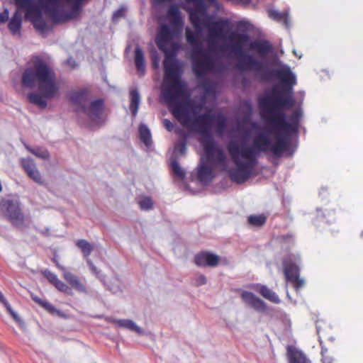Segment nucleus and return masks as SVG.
<instances>
[{
  "label": "nucleus",
  "mask_w": 363,
  "mask_h": 363,
  "mask_svg": "<svg viewBox=\"0 0 363 363\" xmlns=\"http://www.w3.org/2000/svg\"><path fill=\"white\" fill-rule=\"evenodd\" d=\"M171 169L173 174L179 179H183L185 177L184 170L180 167L177 160H173L171 162Z\"/></svg>",
  "instance_id": "2f4dec72"
},
{
  "label": "nucleus",
  "mask_w": 363,
  "mask_h": 363,
  "mask_svg": "<svg viewBox=\"0 0 363 363\" xmlns=\"http://www.w3.org/2000/svg\"><path fill=\"white\" fill-rule=\"evenodd\" d=\"M228 39L231 43L228 46L231 53L240 57L237 63V68L240 71H255L262 80H267L273 75V72L265 69L262 62L256 60L250 55H244L243 50L250 41V36L247 33L233 32Z\"/></svg>",
  "instance_id": "423d86ee"
},
{
  "label": "nucleus",
  "mask_w": 363,
  "mask_h": 363,
  "mask_svg": "<svg viewBox=\"0 0 363 363\" xmlns=\"http://www.w3.org/2000/svg\"><path fill=\"white\" fill-rule=\"evenodd\" d=\"M274 130L278 131L274 128ZM282 134L276 137V141L270 146V150L275 155H279L286 151L290 145L289 135L291 133H286L284 130Z\"/></svg>",
  "instance_id": "f3484780"
},
{
  "label": "nucleus",
  "mask_w": 363,
  "mask_h": 363,
  "mask_svg": "<svg viewBox=\"0 0 363 363\" xmlns=\"http://www.w3.org/2000/svg\"><path fill=\"white\" fill-rule=\"evenodd\" d=\"M21 163L27 174L37 168L33 160L30 158L22 159Z\"/></svg>",
  "instance_id": "473e14b6"
},
{
  "label": "nucleus",
  "mask_w": 363,
  "mask_h": 363,
  "mask_svg": "<svg viewBox=\"0 0 363 363\" xmlns=\"http://www.w3.org/2000/svg\"><path fill=\"white\" fill-rule=\"evenodd\" d=\"M138 205L142 210H150L152 208L153 203L152 200L149 196H144L141 198L138 201Z\"/></svg>",
  "instance_id": "c9c22d12"
},
{
  "label": "nucleus",
  "mask_w": 363,
  "mask_h": 363,
  "mask_svg": "<svg viewBox=\"0 0 363 363\" xmlns=\"http://www.w3.org/2000/svg\"><path fill=\"white\" fill-rule=\"evenodd\" d=\"M240 297L245 304L253 308L257 311L264 312L267 308L266 303L252 292L242 291Z\"/></svg>",
  "instance_id": "dca6fc26"
},
{
  "label": "nucleus",
  "mask_w": 363,
  "mask_h": 363,
  "mask_svg": "<svg viewBox=\"0 0 363 363\" xmlns=\"http://www.w3.org/2000/svg\"><path fill=\"white\" fill-rule=\"evenodd\" d=\"M9 18V11L5 9L4 12L0 13V23H5Z\"/></svg>",
  "instance_id": "49530a36"
},
{
  "label": "nucleus",
  "mask_w": 363,
  "mask_h": 363,
  "mask_svg": "<svg viewBox=\"0 0 363 363\" xmlns=\"http://www.w3.org/2000/svg\"><path fill=\"white\" fill-rule=\"evenodd\" d=\"M27 175L37 184H43V179L37 168L28 173Z\"/></svg>",
  "instance_id": "4c0bfd02"
},
{
  "label": "nucleus",
  "mask_w": 363,
  "mask_h": 363,
  "mask_svg": "<svg viewBox=\"0 0 363 363\" xmlns=\"http://www.w3.org/2000/svg\"><path fill=\"white\" fill-rule=\"evenodd\" d=\"M174 36L173 31L167 25H162L156 38V44L159 49L164 53V74L179 72V69L175 61V52L173 50L167 48Z\"/></svg>",
  "instance_id": "6e6552de"
},
{
  "label": "nucleus",
  "mask_w": 363,
  "mask_h": 363,
  "mask_svg": "<svg viewBox=\"0 0 363 363\" xmlns=\"http://www.w3.org/2000/svg\"><path fill=\"white\" fill-rule=\"evenodd\" d=\"M220 261V257L211 252L202 251L194 256V262L199 267H216Z\"/></svg>",
  "instance_id": "2eb2a0df"
},
{
  "label": "nucleus",
  "mask_w": 363,
  "mask_h": 363,
  "mask_svg": "<svg viewBox=\"0 0 363 363\" xmlns=\"http://www.w3.org/2000/svg\"><path fill=\"white\" fill-rule=\"evenodd\" d=\"M213 177V169L211 167L201 162L198 169V179L200 182H207Z\"/></svg>",
  "instance_id": "b1692460"
},
{
  "label": "nucleus",
  "mask_w": 363,
  "mask_h": 363,
  "mask_svg": "<svg viewBox=\"0 0 363 363\" xmlns=\"http://www.w3.org/2000/svg\"><path fill=\"white\" fill-rule=\"evenodd\" d=\"M139 135L140 140L146 145L150 146L152 143L151 133L149 128L144 124L139 126Z\"/></svg>",
  "instance_id": "c85d7f7f"
},
{
  "label": "nucleus",
  "mask_w": 363,
  "mask_h": 363,
  "mask_svg": "<svg viewBox=\"0 0 363 363\" xmlns=\"http://www.w3.org/2000/svg\"><path fill=\"white\" fill-rule=\"evenodd\" d=\"M282 264L286 281L291 283L296 290L302 288L304 280L299 277L300 269L295 259L289 255L284 258Z\"/></svg>",
  "instance_id": "f8f14e48"
},
{
  "label": "nucleus",
  "mask_w": 363,
  "mask_h": 363,
  "mask_svg": "<svg viewBox=\"0 0 363 363\" xmlns=\"http://www.w3.org/2000/svg\"><path fill=\"white\" fill-rule=\"evenodd\" d=\"M15 4L18 10H24L25 18L30 21L36 30L41 33L47 30L48 26L42 18L41 11L33 0H15Z\"/></svg>",
  "instance_id": "1a4fd4ad"
},
{
  "label": "nucleus",
  "mask_w": 363,
  "mask_h": 363,
  "mask_svg": "<svg viewBox=\"0 0 363 363\" xmlns=\"http://www.w3.org/2000/svg\"><path fill=\"white\" fill-rule=\"evenodd\" d=\"M243 24H244V22H243V21H240V22L238 23V26H243Z\"/></svg>",
  "instance_id": "603ef678"
},
{
  "label": "nucleus",
  "mask_w": 363,
  "mask_h": 363,
  "mask_svg": "<svg viewBox=\"0 0 363 363\" xmlns=\"http://www.w3.org/2000/svg\"><path fill=\"white\" fill-rule=\"evenodd\" d=\"M118 323L120 326L128 328L131 330L136 331L137 333H140V328L136 325L132 320H121L118 321Z\"/></svg>",
  "instance_id": "e433bc0d"
},
{
  "label": "nucleus",
  "mask_w": 363,
  "mask_h": 363,
  "mask_svg": "<svg viewBox=\"0 0 363 363\" xmlns=\"http://www.w3.org/2000/svg\"><path fill=\"white\" fill-rule=\"evenodd\" d=\"M76 245L81 250L84 258L86 260L90 259L89 257L94 250V245L84 239L78 240L76 242Z\"/></svg>",
  "instance_id": "cd10ccee"
},
{
  "label": "nucleus",
  "mask_w": 363,
  "mask_h": 363,
  "mask_svg": "<svg viewBox=\"0 0 363 363\" xmlns=\"http://www.w3.org/2000/svg\"><path fill=\"white\" fill-rule=\"evenodd\" d=\"M69 99L71 103L75 106L76 111L86 110V106L90 99V91L88 89L82 88L72 91L69 94Z\"/></svg>",
  "instance_id": "4468645a"
},
{
  "label": "nucleus",
  "mask_w": 363,
  "mask_h": 363,
  "mask_svg": "<svg viewBox=\"0 0 363 363\" xmlns=\"http://www.w3.org/2000/svg\"><path fill=\"white\" fill-rule=\"evenodd\" d=\"M104 105L103 99L94 100L90 103L89 106H86V110H84L83 112L92 120L99 119L103 114Z\"/></svg>",
  "instance_id": "6ab92c4d"
},
{
  "label": "nucleus",
  "mask_w": 363,
  "mask_h": 363,
  "mask_svg": "<svg viewBox=\"0 0 363 363\" xmlns=\"http://www.w3.org/2000/svg\"><path fill=\"white\" fill-rule=\"evenodd\" d=\"M53 262H55L56 267L62 272L66 268L61 265L58 261V257L57 255L54 256L52 258Z\"/></svg>",
  "instance_id": "de8ad7c7"
},
{
  "label": "nucleus",
  "mask_w": 363,
  "mask_h": 363,
  "mask_svg": "<svg viewBox=\"0 0 363 363\" xmlns=\"http://www.w3.org/2000/svg\"><path fill=\"white\" fill-rule=\"evenodd\" d=\"M1 208L5 211L9 220L16 226L21 225L24 216L18 202L13 200H5L1 203Z\"/></svg>",
  "instance_id": "ddd939ff"
},
{
  "label": "nucleus",
  "mask_w": 363,
  "mask_h": 363,
  "mask_svg": "<svg viewBox=\"0 0 363 363\" xmlns=\"http://www.w3.org/2000/svg\"><path fill=\"white\" fill-rule=\"evenodd\" d=\"M21 83L26 88L38 87L40 93H30L28 99L40 108H46V99L55 97L59 91L54 69L40 56L31 59L30 65L22 74Z\"/></svg>",
  "instance_id": "f03ea898"
},
{
  "label": "nucleus",
  "mask_w": 363,
  "mask_h": 363,
  "mask_svg": "<svg viewBox=\"0 0 363 363\" xmlns=\"http://www.w3.org/2000/svg\"><path fill=\"white\" fill-rule=\"evenodd\" d=\"M192 69L197 77H202L206 70L213 67V62L211 56L201 48L193 50L192 52Z\"/></svg>",
  "instance_id": "9b49d317"
},
{
  "label": "nucleus",
  "mask_w": 363,
  "mask_h": 363,
  "mask_svg": "<svg viewBox=\"0 0 363 363\" xmlns=\"http://www.w3.org/2000/svg\"><path fill=\"white\" fill-rule=\"evenodd\" d=\"M216 122V132L222 136L227 129V118L222 114L214 116L210 113H205L191 119L190 125L186 126L198 133L203 138L201 143L205 152L206 160L216 164H224L226 156L223 150L219 147L211 135V128Z\"/></svg>",
  "instance_id": "20e7f679"
},
{
  "label": "nucleus",
  "mask_w": 363,
  "mask_h": 363,
  "mask_svg": "<svg viewBox=\"0 0 363 363\" xmlns=\"http://www.w3.org/2000/svg\"><path fill=\"white\" fill-rule=\"evenodd\" d=\"M210 19L203 18L204 27L208 28V42L211 49L216 48L217 41L225 38L224 30L229 25L228 19H220L218 21H211Z\"/></svg>",
  "instance_id": "9d476101"
},
{
  "label": "nucleus",
  "mask_w": 363,
  "mask_h": 363,
  "mask_svg": "<svg viewBox=\"0 0 363 363\" xmlns=\"http://www.w3.org/2000/svg\"><path fill=\"white\" fill-rule=\"evenodd\" d=\"M176 133L182 138V140L177 142L174 145V152L180 155H183L186 150V136L184 132L181 129H177Z\"/></svg>",
  "instance_id": "bb28decb"
},
{
  "label": "nucleus",
  "mask_w": 363,
  "mask_h": 363,
  "mask_svg": "<svg viewBox=\"0 0 363 363\" xmlns=\"http://www.w3.org/2000/svg\"><path fill=\"white\" fill-rule=\"evenodd\" d=\"M167 15L169 19L181 16L180 11L177 6H171L167 10Z\"/></svg>",
  "instance_id": "58836bf2"
},
{
  "label": "nucleus",
  "mask_w": 363,
  "mask_h": 363,
  "mask_svg": "<svg viewBox=\"0 0 363 363\" xmlns=\"http://www.w3.org/2000/svg\"><path fill=\"white\" fill-rule=\"evenodd\" d=\"M64 279L74 289L81 293H86V286L81 281L79 277L67 271L66 269L62 272Z\"/></svg>",
  "instance_id": "aec40b11"
},
{
  "label": "nucleus",
  "mask_w": 363,
  "mask_h": 363,
  "mask_svg": "<svg viewBox=\"0 0 363 363\" xmlns=\"http://www.w3.org/2000/svg\"><path fill=\"white\" fill-rule=\"evenodd\" d=\"M250 49L256 51L260 56L265 57L272 51L273 47L268 40H256L250 43Z\"/></svg>",
  "instance_id": "412c9836"
},
{
  "label": "nucleus",
  "mask_w": 363,
  "mask_h": 363,
  "mask_svg": "<svg viewBox=\"0 0 363 363\" xmlns=\"http://www.w3.org/2000/svg\"><path fill=\"white\" fill-rule=\"evenodd\" d=\"M130 110L133 117L136 116L140 102V96L136 89L130 91Z\"/></svg>",
  "instance_id": "a878e982"
},
{
  "label": "nucleus",
  "mask_w": 363,
  "mask_h": 363,
  "mask_svg": "<svg viewBox=\"0 0 363 363\" xmlns=\"http://www.w3.org/2000/svg\"><path fill=\"white\" fill-rule=\"evenodd\" d=\"M135 65L140 76L145 72V62L143 50L140 47L135 49Z\"/></svg>",
  "instance_id": "5701e85b"
},
{
  "label": "nucleus",
  "mask_w": 363,
  "mask_h": 363,
  "mask_svg": "<svg viewBox=\"0 0 363 363\" xmlns=\"http://www.w3.org/2000/svg\"><path fill=\"white\" fill-rule=\"evenodd\" d=\"M271 145L269 138L264 133H259L254 138L253 146L230 142L227 147L228 151L235 164V168L229 171L230 179L240 184L247 181L257 164L259 153L270 150Z\"/></svg>",
  "instance_id": "7ed1b4c3"
},
{
  "label": "nucleus",
  "mask_w": 363,
  "mask_h": 363,
  "mask_svg": "<svg viewBox=\"0 0 363 363\" xmlns=\"http://www.w3.org/2000/svg\"><path fill=\"white\" fill-rule=\"evenodd\" d=\"M273 76L279 79L283 86L280 90L274 87L271 95L259 99L261 117L277 130L295 133L298 131L301 111H294L290 116V122H287L283 109L291 108L295 104L293 86L296 84V76L288 67L274 70Z\"/></svg>",
  "instance_id": "f257e3e1"
},
{
  "label": "nucleus",
  "mask_w": 363,
  "mask_h": 363,
  "mask_svg": "<svg viewBox=\"0 0 363 363\" xmlns=\"http://www.w3.org/2000/svg\"><path fill=\"white\" fill-rule=\"evenodd\" d=\"M123 13H124V11L123 9H118L113 14V18H120V17L123 16Z\"/></svg>",
  "instance_id": "8fccbe9b"
},
{
  "label": "nucleus",
  "mask_w": 363,
  "mask_h": 363,
  "mask_svg": "<svg viewBox=\"0 0 363 363\" xmlns=\"http://www.w3.org/2000/svg\"><path fill=\"white\" fill-rule=\"evenodd\" d=\"M171 25L174 26V27H177L178 28H181L183 25V20L182 16H178L177 18H173L172 19H169Z\"/></svg>",
  "instance_id": "79ce46f5"
},
{
  "label": "nucleus",
  "mask_w": 363,
  "mask_h": 363,
  "mask_svg": "<svg viewBox=\"0 0 363 363\" xmlns=\"http://www.w3.org/2000/svg\"><path fill=\"white\" fill-rule=\"evenodd\" d=\"M20 11L17 8V11L13 13L8 25L9 29L13 35L19 32L21 28L22 18Z\"/></svg>",
  "instance_id": "393cba45"
},
{
  "label": "nucleus",
  "mask_w": 363,
  "mask_h": 363,
  "mask_svg": "<svg viewBox=\"0 0 363 363\" xmlns=\"http://www.w3.org/2000/svg\"><path fill=\"white\" fill-rule=\"evenodd\" d=\"M87 264L90 267L91 271L100 279L102 280V277L100 276V271L98 270L94 264L91 259L86 260Z\"/></svg>",
  "instance_id": "a19ab883"
},
{
  "label": "nucleus",
  "mask_w": 363,
  "mask_h": 363,
  "mask_svg": "<svg viewBox=\"0 0 363 363\" xmlns=\"http://www.w3.org/2000/svg\"><path fill=\"white\" fill-rule=\"evenodd\" d=\"M188 3H195L193 9L188 11L189 14V21L195 28L196 31L192 30L187 27L185 29V36L187 43L191 45L194 50L199 49L201 47L199 33L203 30V18L210 19L207 14V6L204 0H186Z\"/></svg>",
  "instance_id": "0eeeda50"
},
{
  "label": "nucleus",
  "mask_w": 363,
  "mask_h": 363,
  "mask_svg": "<svg viewBox=\"0 0 363 363\" xmlns=\"http://www.w3.org/2000/svg\"><path fill=\"white\" fill-rule=\"evenodd\" d=\"M206 284V278L204 275L201 274L196 279V284L197 286H201Z\"/></svg>",
  "instance_id": "a18cd8bd"
},
{
  "label": "nucleus",
  "mask_w": 363,
  "mask_h": 363,
  "mask_svg": "<svg viewBox=\"0 0 363 363\" xmlns=\"http://www.w3.org/2000/svg\"><path fill=\"white\" fill-rule=\"evenodd\" d=\"M152 65L155 68H157L158 67V62L159 59L157 57V53L155 52V55L152 54Z\"/></svg>",
  "instance_id": "09e8293b"
},
{
  "label": "nucleus",
  "mask_w": 363,
  "mask_h": 363,
  "mask_svg": "<svg viewBox=\"0 0 363 363\" xmlns=\"http://www.w3.org/2000/svg\"><path fill=\"white\" fill-rule=\"evenodd\" d=\"M164 127L169 132H171L174 127V125L168 119H164L162 121Z\"/></svg>",
  "instance_id": "c03bdc74"
},
{
  "label": "nucleus",
  "mask_w": 363,
  "mask_h": 363,
  "mask_svg": "<svg viewBox=\"0 0 363 363\" xmlns=\"http://www.w3.org/2000/svg\"><path fill=\"white\" fill-rule=\"evenodd\" d=\"M322 362L323 363H334L333 359L330 357H323Z\"/></svg>",
  "instance_id": "3c124183"
},
{
  "label": "nucleus",
  "mask_w": 363,
  "mask_h": 363,
  "mask_svg": "<svg viewBox=\"0 0 363 363\" xmlns=\"http://www.w3.org/2000/svg\"><path fill=\"white\" fill-rule=\"evenodd\" d=\"M286 357L289 363H311L303 351L292 345L287 347Z\"/></svg>",
  "instance_id": "a211bd4d"
},
{
  "label": "nucleus",
  "mask_w": 363,
  "mask_h": 363,
  "mask_svg": "<svg viewBox=\"0 0 363 363\" xmlns=\"http://www.w3.org/2000/svg\"><path fill=\"white\" fill-rule=\"evenodd\" d=\"M43 274L52 284H53L58 279L57 276L48 269L44 270L43 272Z\"/></svg>",
  "instance_id": "ea45409f"
},
{
  "label": "nucleus",
  "mask_w": 363,
  "mask_h": 363,
  "mask_svg": "<svg viewBox=\"0 0 363 363\" xmlns=\"http://www.w3.org/2000/svg\"><path fill=\"white\" fill-rule=\"evenodd\" d=\"M58 291L63 292L68 295L72 294V290L71 287H69L67 284L61 281L60 279H57L53 284H52Z\"/></svg>",
  "instance_id": "72a5a7b5"
},
{
  "label": "nucleus",
  "mask_w": 363,
  "mask_h": 363,
  "mask_svg": "<svg viewBox=\"0 0 363 363\" xmlns=\"http://www.w3.org/2000/svg\"><path fill=\"white\" fill-rule=\"evenodd\" d=\"M267 220L264 215H252L248 217V223L255 227L262 226Z\"/></svg>",
  "instance_id": "7c9ffc66"
},
{
  "label": "nucleus",
  "mask_w": 363,
  "mask_h": 363,
  "mask_svg": "<svg viewBox=\"0 0 363 363\" xmlns=\"http://www.w3.org/2000/svg\"><path fill=\"white\" fill-rule=\"evenodd\" d=\"M255 289L264 298L269 300V301L274 303H279L280 302V300L278 297V296L276 294L275 292H274L272 290L269 289L267 286L262 284H257Z\"/></svg>",
  "instance_id": "4be33fe9"
},
{
  "label": "nucleus",
  "mask_w": 363,
  "mask_h": 363,
  "mask_svg": "<svg viewBox=\"0 0 363 363\" xmlns=\"http://www.w3.org/2000/svg\"><path fill=\"white\" fill-rule=\"evenodd\" d=\"M32 299L36 303H38L40 306L43 308L45 310L48 311L49 313L53 314L56 312V308L48 301L46 300L42 299L37 296H32Z\"/></svg>",
  "instance_id": "c756f323"
},
{
  "label": "nucleus",
  "mask_w": 363,
  "mask_h": 363,
  "mask_svg": "<svg viewBox=\"0 0 363 363\" xmlns=\"http://www.w3.org/2000/svg\"><path fill=\"white\" fill-rule=\"evenodd\" d=\"M269 16L272 19L277 21H284L286 22L288 18V14L287 13L283 12H279L277 11L274 10H270L269 11Z\"/></svg>",
  "instance_id": "f704fd0d"
},
{
  "label": "nucleus",
  "mask_w": 363,
  "mask_h": 363,
  "mask_svg": "<svg viewBox=\"0 0 363 363\" xmlns=\"http://www.w3.org/2000/svg\"><path fill=\"white\" fill-rule=\"evenodd\" d=\"M181 73L164 74V85L162 95L167 104L172 114L184 127L189 126L191 118L187 108L179 102L184 94L185 84L181 80Z\"/></svg>",
  "instance_id": "39448f33"
},
{
  "label": "nucleus",
  "mask_w": 363,
  "mask_h": 363,
  "mask_svg": "<svg viewBox=\"0 0 363 363\" xmlns=\"http://www.w3.org/2000/svg\"><path fill=\"white\" fill-rule=\"evenodd\" d=\"M30 152L35 155L37 157L40 158H47L49 156V154L47 151H40L38 150H31L28 149Z\"/></svg>",
  "instance_id": "37998d69"
}]
</instances>
